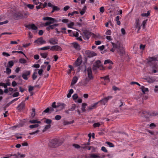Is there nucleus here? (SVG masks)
Instances as JSON below:
<instances>
[{"instance_id": "nucleus-26", "label": "nucleus", "mask_w": 158, "mask_h": 158, "mask_svg": "<svg viewBox=\"0 0 158 158\" xmlns=\"http://www.w3.org/2000/svg\"><path fill=\"white\" fill-rule=\"evenodd\" d=\"M31 110L32 112L31 114V118H33L35 115V109L34 108H32Z\"/></svg>"}, {"instance_id": "nucleus-27", "label": "nucleus", "mask_w": 158, "mask_h": 158, "mask_svg": "<svg viewBox=\"0 0 158 158\" xmlns=\"http://www.w3.org/2000/svg\"><path fill=\"white\" fill-rule=\"evenodd\" d=\"M54 22L53 21H49L45 23V24L44 25V26H47L50 25L51 24L53 23L54 22Z\"/></svg>"}, {"instance_id": "nucleus-9", "label": "nucleus", "mask_w": 158, "mask_h": 158, "mask_svg": "<svg viewBox=\"0 0 158 158\" xmlns=\"http://www.w3.org/2000/svg\"><path fill=\"white\" fill-rule=\"evenodd\" d=\"M58 41L57 39L56 38H54L50 39L48 42L51 44L55 45L58 44Z\"/></svg>"}, {"instance_id": "nucleus-54", "label": "nucleus", "mask_w": 158, "mask_h": 158, "mask_svg": "<svg viewBox=\"0 0 158 158\" xmlns=\"http://www.w3.org/2000/svg\"><path fill=\"white\" fill-rule=\"evenodd\" d=\"M88 147V146L86 145V144L84 143L82 144L81 145V147L85 149H87V148Z\"/></svg>"}, {"instance_id": "nucleus-1", "label": "nucleus", "mask_w": 158, "mask_h": 158, "mask_svg": "<svg viewBox=\"0 0 158 158\" xmlns=\"http://www.w3.org/2000/svg\"><path fill=\"white\" fill-rule=\"evenodd\" d=\"M114 48H115L117 49V52L121 56H123L125 54V50L124 48L120 44L119 42H117L115 43L112 42H111Z\"/></svg>"}, {"instance_id": "nucleus-62", "label": "nucleus", "mask_w": 158, "mask_h": 158, "mask_svg": "<svg viewBox=\"0 0 158 158\" xmlns=\"http://www.w3.org/2000/svg\"><path fill=\"white\" fill-rule=\"evenodd\" d=\"M101 150L105 152H108L107 150L106 149V148L104 146L102 147Z\"/></svg>"}, {"instance_id": "nucleus-5", "label": "nucleus", "mask_w": 158, "mask_h": 158, "mask_svg": "<svg viewBox=\"0 0 158 158\" xmlns=\"http://www.w3.org/2000/svg\"><path fill=\"white\" fill-rule=\"evenodd\" d=\"M85 53L86 56L89 58L92 57L97 55L95 52L89 50L86 51Z\"/></svg>"}, {"instance_id": "nucleus-59", "label": "nucleus", "mask_w": 158, "mask_h": 158, "mask_svg": "<svg viewBox=\"0 0 158 158\" xmlns=\"http://www.w3.org/2000/svg\"><path fill=\"white\" fill-rule=\"evenodd\" d=\"M27 6L31 9H32L34 7V6L33 5L30 4H27Z\"/></svg>"}, {"instance_id": "nucleus-43", "label": "nucleus", "mask_w": 158, "mask_h": 158, "mask_svg": "<svg viewBox=\"0 0 158 158\" xmlns=\"http://www.w3.org/2000/svg\"><path fill=\"white\" fill-rule=\"evenodd\" d=\"M147 20H148V19H147L145 20H144L142 22V27L143 29H144L146 25Z\"/></svg>"}, {"instance_id": "nucleus-47", "label": "nucleus", "mask_w": 158, "mask_h": 158, "mask_svg": "<svg viewBox=\"0 0 158 158\" xmlns=\"http://www.w3.org/2000/svg\"><path fill=\"white\" fill-rule=\"evenodd\" d=\"M61 116L60 115H56L55 117V119L56 120H59L61 119Z\"/></svg>"}, {"instance_id": "nucleus-49", "label": "nucleus", "mask_w": 158, "mask_h": 158, "mask_svg": "<svg viewBox=\"0 0 158 158\" xmlns=\"http://www.w3.org/2000/svg\"><path fill=\"white\" fill-rule=\"evenodd\" d=\"M45 122L47 124H49V125H50V124L52 122V120L50 119H47L45 121Z\"/></svg>"}, {"instance_id": "nucleus-61", "label": "nucleus", "mask_w": 158, "mask_h": 158, "mask_svg": "<svg viewBox=\"0 0 158 158\" xmlns=\"http://www.w3.org/2000/svg\"><path fill=\"white\" fill-rule=\"evenodd\" d=\"M73 146L76 148H79L81 147L78 144H73Z\"/></svg>"}, {"instance_id": "nucleus-55", "label": "nucleus", "mask_w": 158, "mask_h": 158, "mask_svg": "<svg viewBox=\"0 0 158 158\" xmlns=\"http://www.w3.org/2000/svg\"><path fill=\"white\" fill-rule=\"evenodd\" d=\"M40 132V130H37L36 131L29 133V134L30 135H33L35 134H37L38 132Z\"/></svg>"}, {"instance_id": "nucleus-15", "label": "nucleus", "mask_w": 158, "mask_h": 158, "mask_svg": "<svg viewBox=\"0 0 158 158\" xmlns=\"http://www.w3.org/2000/svg\"><path fill=\"white\" fill-rule=\"evenodd\" d=\"M76 108V105L75 104H73L71 107L68 110H65V112L67 114H69L70 113V111H73Z\"/></svg>"}, {"instance_id": "nucleus-34", "label": "nucleus", "mask_w": 158, "mask_h": 158, "mask_svg": "<svg viewBox=\"0 0 158 158\" xmlns=\"http://www.w3.org/2000/svg\"><path fill=\"white\" fill-rule=\"evenodd\" d=\"M156 58L155 57H150L149 58L148 61L149 62H152V61H155L156 60Z\"/></svg>"}, {"instance_id": "nucleus-18", "label": "nucleus", "mask_w": 158, "mask_h": 158, "mask_svg": "<svg viewBox=\"0 0 158 158\" xmlns=\"http://www.w3.org/2000/svg\"><path fill=\"white\" fill-rule=\"evenodd\" d=\"M90 156L91 158H103L105 157V155H103L102 157L99 156V154L96 155L94 154H92L90 155Z\"/></svg>"}, {"instance_id": "nucleus-12", "label": "nucleus", "mask_w": 158, "mask_h": 158, "mask_svg": "<svg viewBox=\"0 0 158 158\" xmlns=\"http://www.w3.org/2000/svg\"><path fill=\"white\" fill-rule=\"evenodd\" d=\"M112 98V97L111 96H109L107 97H106L104 98L103 99L101 100L100 101V102H101V103L105 105L106 103L107 102V101L110 99H111Z\"/></svg>"}, {"instance_id": "nucleus-19", "label": "nucleus", "mask_w": 158, "mask_h": 158, "mask_svg": "<svg viewBox=\"0 0 158 158\" xmlns=\"http://www.w3.org/2000/svg\"><path fill=\"white\" fill-rule=\"evenodd\" d=\"M82 61L81 59L80 58L78 57L75 61V65L77 66H79L81 64Z\"/></svg>"}, {"instance_id": "nucleus-33", "label": "nucleus", "mask_w": 158, "mask_h": 158, "mask_svg": "<svg viewBox=\"0 0 158 158\" xmlns=\"http://www.w3.org/2000/svg\"><path fill=\"white\" fill-rule=\"evenodd\" d=\"M102 79H103L107 81V82H109L110 81V78H109V76L108 75L105 77H101Z\"/></svg>"}, {"instance_id": "nucleus-7", "label": "nucleus", "mask_w": 158, "mask_h": 158, "mask_svg": "<svg viewBox=\"0 0 158 158\" xmlns=\"http://www.w3.org/2000/svg\"><path fill=\"white\" fill-rule=\"evenodd\" d=\"M141 115L142 116L144 117L145 118L146 121H149L148 117L149 116L151 115V114L148 112L146 111H143L142 112Z\"/></svg>"}, {"instance_id": "nucleus-44", "label": "nucleus", "mask_w": 158, "mask_h": 158, "mask_svg": "<svg viewBox=\"0 0 158 158\" xmlns=\"http://www.w3.org/2000/svg\"><path fill=\"white\" fill-rule=\"evenodd\" d=\"M19 62L22 64H25L27 62L26 60L23 58H21L19 60Z\"/></svg>"}, {"instance_id": "nucleus-53", "label": "nucleus", "mask_w": 158, "mask_h": 158, "mask_svg": "<svg viewBox=\"0 0 158 158\" xmlns=\"http://www.w3.org/2000/svg\"><path fill=\"white\" fill-rule=\"evenodd\" d=\"M6 72L8 74H9L11 72V69L9 68H6Z\"/></svg>"}, {"instance_id": "nucleus-60", "label": "nucleus", "mask_w": 158, "mask_h": 158, "mask_svg": "<svg viewBox=\"0 0 158 158\" xmlns=\"http://www.w3.org/2000/svg\"><path fill=\"white\" fill-rule=\"evenodd\" d=\"M72 97L74 100H75L78 98V96L77 94H75L72 96Z\"/></svg>"}, {"instance_id": "nucleus-3", "label": "nucleus", "mask_w": 158, "mask_h": 158, "mask_svg": "<svg viewBox=\"0 0 158 158\" xmlns=\"http://www.w3.org/2000/svg\"><path fill=\"white\" fill-rule=\"evenodd\" d=\"M87 71L88 73V77L89 78V79L87 77L85 79L83 82V84L84 85L87 84L89 81L90 80H93L94 78V77L92 75V70L91 67H89L87 68Z\"/></svg>"}, {"instance_id": "nucleus-56", "label": "nucleus", "mask_w": 158, "mask_h": 158, "mask_svg": "<svg viewBox=\"0 0 158 158\" xmlns=\"http://www.w3.org/2000/svg\"><path fill=\"white\" fill-rule=\"evenodd\" d=\"M50 112V108L49 107H48L45 110H44L43 112V114L44 113H49Z\"/></svg>"}, {"instance_id": "nucleus-64", "label": "nucleus", "mask_w": 158, "mask_h": 158, "mask_svg": "<svg viewBox=\"0 0 158 158\" xmlns=\"http://www.w3.org/2000/svg\"><path fill=\"white\" fill-rule=\"evenodd\" d=\"M43 72V70L42 69H40L38 72V74L39 75L41 76Z\"/></svg>"}, {"instance_id": "nucleus-50", "label": "nucleus", "mask_w": 158, "mask_h": 158, "mask_svg": "<svg viewBox=\"0 0 158 158\" xmlns=\"http://www.w3.org/2000/svg\"><path fill=\"white\" fill-rule=\"evenodd\" d=\"M106 143L110 147H113L114 145L113 143L110 142H106Z\"/></svg>"}, {"instance_id": "nucleus-52", "label": "nucleus", "mask_w": 158, "mask_h": 158, "mask_svg": "<svg viewBox=\"0 0 158 158\" xmlns=\"http://www.w3.org/2000/svg\"><path fill=\"white\" fill-rule=\"evenodd\" d=\"M14 62H13L11 60L9 61L8 62V64L10 67L11 68L14 65Z\"/></svg>"}, {"instance_id": "nucleus-58", "label": "nucleus", "mask_w": 158, "mask_h": 158, "mask_svg": "<svg viewBox=\"0 0 158 158\" xmlns=\"http://www.w3.org/2000/svg\"><path fill=\"white\" fill-rule=\"evenodd\" d=\"M52 8L53 10L55 11H58L60 10V9L57 6H52Z\"/></svg>"}, {"instance_id": "nucleus-57", "label": "nucleus", "mask_w": 158, "mask_h": 158, "mask_svg": "<svg viewBox=\"0 0 158 158\" xmlns=\"http://www.w3.org/2000/svg\"><path fill=\"white\" fill-rule=\"evenodd\" d=\"M151 66L153 69H157L158 68V65L156 63L154 64L153 65H151Z\"/></svg>"}, {"instance_id": "nucleus-46", "label": "nucleus", "mask_w": 158, "mask_h": 158, "mask_svg": "<svg viewBox=\"0 0 158 158\" xmlns=\"http://www.w3.org/2000/svg\"><path fill=\"white\" fill-rule=\"evenodd\" d=\"M50 47L49 46H47L41 48H40V49L42 50H46L49 49H50Z\"/></svg>"}, {"instance_id": "nucleus-45", "label": "nucleus", "mask_w": 158, "mask_h": 158, "mask_svg": "<svg viewBox=\"0 0 158 158\" xmlns=\"http://www.w3.org/2000/svg\"><path fill=\"white\" fill-rule=\"evenodd\" d=\"M17 154L18 155V157H19L21 158H24L25 156V154H21L19 152H18Z\"/></svg>"}, {"instance_id": "nucleus-41", "label": "nucleus", "mask_w": 158, "mask_h": 158, "mask_svg": "<svg viewBox=\"0 0 158 158\" xmlns=\"http://www.w3.org/2000/svg\"><path fill=\"white\" fill-rule=\"evenodd\" d=\"M56 102H54L52 105V107L53 108H54L55 109L58 108V103H57V105H56Z\"/></svg>"}, {"instance_id": "nucleus-8", "label": "nucleus", "mask_w": 158, "mask_h": 158, "mask_svg": "<svg viewBox=\"0 0 158 158\" xmlns=\"http://www.w3.org/2000/svg\"><path fill=\"white\" fill-rule=\"evenodd\" d=\"M30 74L31 72L30 71H26L22 74V77L24 79L27 80L28 79L27 76L30 75Z\"/></svg>"}, {"instance_id": "nucleus-4", "label": "nucleus", "mask_w": 158, "mask_h": 158, "mask_svg": "<svg viewBox=\"0 0 158 158\" xmlns=\"http://www.w3.org/2000/svg\"><path fill=\"white\" fill-rule=\"evenodd\" d=\"M102 66V63L100 60H96L94 64L92 69L93 71H95L99 68Z\"/></svg>"}, {"instance_id": "nucleus-14", "label": "nucleus", "mask_w": 158, "mask_h": 158, "mask_svg": "<svg viewBox=\"0 0 158 158\" xmlns=\"http://www.w3.org/2000/svg\"><path fill=\"white\" fill-rule=\"evenodd\" d=\"M25 27L29 29H31L35 30H36L38 28L34 24L27 25L25 26Z\"/></svg>"}, {"instance_id": "nucleus-25", "label": "nucleus", "mask_w": 158, "mask_h": 158, "mask_svg": "<svg viewBox=\"0 0 158 158\" xmlns=\"http://www.w3.org/2000/svg\"><path fill=\"white\" fill-rule=\"evenodd\" d=\"M86 10V6H84L83 8L82 9L81 11L80 12V13L81 15H82L85 14V13Z\"/></svg>"}, {"instance_id": "nucleus-6", "label": "nucleus", "mask_w": 158, "mask_h": 158, "mask_svg": "<svg viewBox=\"0 0 158 158\" xmlns=\"http://www.w3.org/2000/svg\"><path fill=\"white\" fill-rule=\"evenodd\" d=\"M84 34L83 38L85 40H88L91 36L92 33L87 31H85L83 32Z\"/></svg>"}, {"instance_id": "nucleus-11", "label": "nucleus", "mask_w": 158, "mask_h": 158, "mask_svg": "<svg viewBox=\"0 0 158 158\" xmlns=\"http://www.w3.org/2000/svg\"><path fill=\"white\" fill-rule=\"evenodd\" d=\"M23 17V15L21 13H15L14 15V17L15 20L22 19Z\"/></svg>"}, {"instance_id": "nucleus-30", "label": "nucleus", "mask_w": 158, "mask_h": 158, "mask_svg": "<svg viewBox=\"0 0 158 158\" xmlns=\"http://www.w3.org/2000/svg\"><path fill=\"white\" fill-rule=\"evenodd\" d=\"M73 93V90L72 89H70L69 93L67 94V97L68 98H69L71 97V94H72Z\"/></svg>"}, {"instance_id": "nucleus-20", "label": "nucleus", "mask_w": 158, "mask_h": 158, "mask_svg": "<svg viewBox=\"0 0 158 158\" xmlns=\"http://www.w3.org/2000/svg\"><path fill=\"white\" fill-rule=\"evenodd\" d=\"M66 106V105L63 103H58V108L62 110Z\"/></svg>"}, {"instance_id": "nucleus-22", "label": "nucleus", "mask_w": 158, "mask_h": 158, "mask_svg": "<svg viewBox=\"0 0 158 158\" xmlns=\"http://www.w3.org/2000/svg\"><path fill=\"white\" fill-rule=\"evenodd\" d=\"M77 80H78L77 77L76 76L74 77H73V78L72 80V82L71 83V85H73L74 84H75V83H76Z\"/></svg>"}, {"instance_id": "nucleus-28", "label": "nucleus", "mask_w": 158, "mask_h": 158, "mask_svg": "<svg viewBox=\"0 0 158 158\" xmlns=\"http://www.w3.org/2000/svg\"><path fill=\"white\" fill-rule=\"evenodd\" d=\"M136 27L138 29L137 32H138L141 28V26L140 23H139L138 21H136Z\"/></svg>"}, {"instance_id": "nucleus-17", "label": "nucleus", "mask_w": 158, "mask_h": 158, "mask_svg": "<svg viewBox=\"0 0 158 158\" xmlns=\"http://www.w3.org/2000/svg\"><path fill=\"white\" fill-rule=\"evenodd\" d=\"M43 19L44 20L53 21L54 22H58L55 19L49 17H44L43 18Z\"/></svg>"}, {"instance_id": "nucleus-31", "label": "nucleus", "mask_w": 158, "mask_h": 158, "mask_svg": "<svg viewBox=\"0 0 158 158\" xmlns=\"http://www.w3.org/2000/svg\"><path fill=\"white\" fill-rule=\"evenodd\" d=\"M37 73L36 72H34L33 73V74L32 75V79L34 80H35L37 78Z\"/></svg>"}, {"instance_id": "nucleus-21", "label": "nucleus", "mask_w": 158, "mask_h": 158, "mask_svg": "<svg viewBox=\"0 0 158 158\" xmlns=\"http://www.w3.org/2000/svg\"><path fill=\"white\" fill-rule=\"evenodd\" d=\"M140 89H141L142 92L144 94H145L146 92H148L149 90L148 88H145L143 86H141Z\"/></svg>"}, {"instance_id": "nucleus-16", "label": "nucleus", "mask_w": 158, "mask_h": 158, "mask_svg": "<svg viewBox=\"0 0 158 158\" xmlns=\"http://www.w3.org/2000/svg\"><path fill=\"white\" fill-rule=\"evenodd\" d=\"M25 103L22 102L20 104H19L17 108V109L19 111L23 110L24 108Z\"/></svg>"}, {"instance_id": "nucleus-48", "label": "nucleus", "mask_w": 158, "mask_h": 158, "mask_svg": "<svg viewBox=\"0 0 158 158\" xmlns=\"http://www.w3.org/2000/svg\"><path fill=\"white\" fill-rule=\"evenodd\" d=\"M74 23L73 22H72L70 23H69L68 24V26L70 28H73L72 27V26H74Z\"/></svg>"}, {"instance_id": "nucleus-32", "label": "nucleus", "mask_w": 158, "mask_h": 158, "mask_svg": "<svg viewBox=\"0 0 158 158\" xmlns=\"http://www.w3.org/2000/svg\"><path fill=\"white\" fill-rule=\"evenodd\" d=\"M87 106V104L86 103H83L82 104L81 110L83 112L85 111V107Z\"/></svg>"}, {"instance_id": "nucleus-29", "label": "nucleus", "mask_w": 158, "mask_h": 158, "mask_svg": "<svg viewBox=\"0 0 158 158\" xmlns=\"http://www.w3.org/2000/svg\"><path fill=\"white\" fill-rule=\"evenodd\" d=\"M113 64V62L112 61L109 59L105 60L104 61V64Z\"/></svg>"}, {"instance_id": "nucleus-2", "label": "nucleus", "mask_w": 158, "mask_h": 158, "mask_svg": "<svg viewBox=\"0 0 158 158\" xmlns=\"http://www.w3.org/2000/svg\"><path fill=\"white\" fill-rule=\"evenodd\" d=\"M62 143L63 142L59 139L55 138L50 141L48 145L50 148H55L62 144Z\"/></svg>"}, {"instance_id": "nucleus-38", "label": "nucleus", "mask_w": 158, "mask_h": 158, "mask_svg": "<svg viewBox=\"0 0 158 158\" xmlns=\"http://www.w3.org/2000/svg\"><path fill=\"white\" fill-rule=\"evenodd\" d=\"M40 54L42 57L44 58H46L48 55L47 53H40Z\"/></svg>"}, {"instance_id": "nucleus-51", "label": "nucleus", "mask_w": 158, "mask_h": 158, "mask_svg": "<svg viewBox=\"0 0 158 158\" xmlns=\"http://www.w3.org/2000/svg\"><path fill=\"white\" fill-rule=\"evenodd\" d=\"M151 115L158 117V113L157 112H153L152 113Z\"/></svg>"}, {"instance_id": "nucleus-40", "label": "nucleus", "mask_w": 158, "mask_h": 158, "mask_svg": "<svg viewBox=\"0 0 158 158\" xmlns=\"http://www.w3.org/2000/svg\"><path fill=\"white\" fill-rule=\"evenodd\" d=\"M9 156L12 157L11 158H18V156L17 154H11L9 155Z\"/></svg>"}, {"instance_id": "nucleus-35", "label": "nucleus", "mask_w": 158, "mask_h": 158, "mask_svg": "<svg viewBox=\"0 0 158 158\" xmlns=\"http://www.w3.org/2000/svg\"><path fill=\"white\" fill-rule=\"evenodd\" d=\"M39 126V125L38 124H35L34 125H30L29 126V128L31 129H33L35 128H37Z\"/></svg>"}, {"instance_id": "nucleus-37", "label": "nucleus", "mask_w": 158, "mask_h": 158, "mask_svg": "<svg viewBox=\"0 0 158 158\" xmlns=\"http://www.w3.org/2000/svg\"><path fill=\"white\" fill-rule=\"evenodd\" d=\"M74 123V121L73 120L72 121H64V125H66L68 124H70L73 123Z\"/></svg>"}, {"instance_id": "nucleus-36", "label": "nucleus", "mask_w": 158, "mask_h": 158, "mask_svg": "<svg viewBox=\"0 0 158 158\" xmlns=\"http://www.w3.org/2000/svg\"><path fill=\"white\" fill-rule=\"evenodd\" d=\"M51 126V125H46L44 129L43 130V132H44L46 131V130L49 129L50 128Z\"/></svg>"}, {"instance_id": "nucleus-13", "label": "nucleus", "mask_w": 158, "mask_h": 158, "mask_svg": "<svg viewBox=\"0 0 158 158\" xmlns=\"http://www.w3.org/2000/svg\"><path fill=\"white\" fill-rule=\"evenodd\" d=\"M34 43H37L38 44H42L46 43V41L43 40L42 37L34 41Z\"/></svg>"}, {"instance_id": "nucleus-42", "label": "nucleus", "mask_w": 158, "mask_h": 158, "mask_svg": "<svg viewBox=\"0 0 158 158\" xmlns=\"http://www.w3.org/2000/svg\"><path fill=\"white\" fill-rule=\"evenodd\" d=\"M54 28L53 25H49L46 28V29L48 31H49L50 29H53Z\"/></svg>"}, {"instance_id": "nucleus-23", "label": "nucleus", "mask_w": 158, "mask_h": 158, "mask_svg": "<svg viewBox=\"0 0 158 158\" xmlns=\"http://www.w3.org/2000/svg\"><path fill=\"white\" fill-rule=\"evenodd\" d=\"M73 47L76 49L80 50V49L79 45L76 43H73Z\"/></svg>"}, {"instance_id": "nucleus-10", "label": "nucleus", "mask_w": 158, "mask_h": 158, "mask_svg": "<svg viewBox=\"0 0 158 158\" xmlns=\"http://www.w3.org/2000/svg\"><path fill=\"white\" fill-rule=\"evenodd\" d=\"M50 50L53 51H62V49L60 46L56 45L52 46L50 48Z\"/></svg>"}, {"instance_id": "nucleus-39", "label": "nucleus", "mask_w": 158, "mask_h": 158, "mask_svg": "<svg viewBox=\"0 0 158 158\" xmlns=\"http://www.w3.org/2000/svg\"><path fill=\"white\" fill-rule=\"evenodd\" d=\"M79 13V12L77 11H75L72 12V13H69L68 14V16H69L70 15H73L74 14H78Z\"/></svg>"}, {"instance_id": "nucleus-63", "label": "nucleus", "mask_w": 158, "mask_h": 158, "mask_svg": "<svg viewBox=\"0 0 158 158\" xmlns=\"http://www.w3.org/2000/svg\"><path fill=\"white\" fill-rule=\"evenodd\" d=\"M10 82H6L5 84H4V87L5 88H7V86H10Z\"/></svg>"}, {"instance_id": "nucleus-24", "label": "nucleus", "mask_w": 158, "mask_h": 158, "mask_svg": "<svg viewBox=\"0 0 158 158\" xmlns=\"http://www.w3.org/2000/svg\"><path fill=\"white\" fill-rule=\"evenodd\" d=\"M98 104V102L95 103L94 105H91L90 106L88 107V110H91L95 108Z\"/></svg>"}]
</instances>
